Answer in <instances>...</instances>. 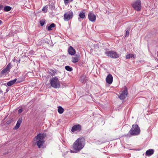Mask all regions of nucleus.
<instances>
[{"instance_id":"2f4dec72","label":"nucleus","mask_w":158,"mask_h":158,"mask_svg":"<svg viewBox=\"0 0 158 158\" xmlns=\"http://www.w3.org/2000/svg\"><path fill=\"white\" fill-rule=\"evenodd\" d=\"M22 122V119H19L17 121V123H19L20 124Z\"/></svg>"},{"instance_id":"f03ea898","label":"nucleus","mask_w":158,"mask_h":158,"mask_svg":"<svg viewBox=\"0 0 158 158\" xmlns=\"http://www.w3.org/2000/svg\"><path fill=\"white\" fill-rule=\"evenodd\" d=\"M46 136L45 133H39L34 138V141L35 142L39 148H40L44 143V139Z\"/></svg>"},{"instance_id":"5701e85b","label":"nucleus","mask_w":158,"mask_h":158,"mask_svg":"<svg viewBox=\"0 0 158 158\" xmlns=\"http://www.w3.org/2000/svg\"><path fill=\"white\" fill-rule=\"evenodd\" d=\"M45 19H42L40 21V23L41 26H43L45 23Z\"/></svg>"},{"instance_id":"6ab92c4d","label":"nucleus","mask_w":158,"mask_h":158,"mask_svg":"<svg viewBox=\"0 0 158 158\" xmlns=\"http://www.w3.org/2000/svg\"><path fill=\"white\" fill-rule=\"evenodd\" d=\"M16 79H15L13 80H12L7 83V85L8 86H11L13 85L16 82Z\"/></svg>"},{"instance_id":"f8f14e48","label":"nucleus","mask_w":158,"mask_h":158,"mask_svg":"<svg viewBox=\"0 0 158 158\" xmlns=\"http://www.w3.org/2000/svg\"><path fill=\"white\" fill-rule=\"evenodd\" d=\"M11 69V64L9 63L6 66V68L3 69L1 72V73L2 74H4L7 72L10 71Z\"/></svg>"},{"instance_id":"dca6fc26","label":"nucleus","mask_w":158,"mask_h":158,"mask_svg":"<svg viewBox=\"0 0 158 158\" xmlns=\"http://www.w3.org/2000/svg\"><path fill=\"white\" fill-rule=\"evenodd\" d=\"M85 14V12L82 10L80 11L79 13L78 17H79V18H81L82 19H85L86 18Z\"/></svg>"},{"instance_id":"cd10ccee","label":"nucleus","mask_w":158,"mask_h":158,"mask_svg":"<svg viewBox=\"0 0 158 158\" xmlns=\"http://www.w3.org/2000/svg\"><path fill=\"white\" fill-rule=\"evenodd\" d=\"M20 124L19 123H17V124L15 127V129H18L20 127Z\"/></svg>"},{"instance_id":"79ce46f5","label":"nucleus","mask_w":158,"mask_h":158,"mask_svg":"<svg viewBox=\"0 0 158 158\" xmlns=\"http://www.w3.org/2000/svg\"><path fill=\"white\" fill-rule=\"evenodd\" d=\"M73 0H70V2H71L73 1Z\"/></svg>"},{"instance_id":"f3484780","label":"nucleus","mask_w":158,"mask_h":158,"mask_svg":"<svg viewBox=\"0 0 158 158\" xmlns=\"http://www.w3.org/2000/svg\"><path fill=\"white\" fill-rule=\"evenodd\" d=\"M57 71L56 69L53 70L52 69H50V71L49 72V73L52 76H54L57 73Z\"/></svg>"},{"instance_id":"aec40b11","label":"nucleus","mask_w":158,"mask_h":158,"mask_svg":"<svg viewBox=\"0 0 158 158\" xmlns=\"http://www.w3.org/2000/svg\"><path fill=\"white\" fill-rule=\"evenodd\" d=\"M57 111L59 114H62L64 112V109L61 106H59L58 107Z\"/></svg>"},{"instance_id":"ddd939ff","label":"nucleus","mask_w":158,"mask_h":158,"mask_svg":"<svg viewBox=\"0 0 158 158\" xmlns=\"http://www.w3.org/2000/svg\"><path fill=\"white\" fill-rule=\"evenodd\" d=\"M154 152V149H150L146 151L145 152V155L148 156H150L153 154Z\"/></svg>"},{"instance_id":"a878e982","label":"nucleus","mask_w":158,"mask_h":158,"mask_svg":"<svg viewBox=\"0 0 158 158\" xmlns=\"http://www.w3.org/2000/svg\"><path fill=\"white\" fill-rule=\"evenodd\" d=\"M82 29H85V23L83 22L81 24Z\"/></svg>"},{"instance_id":"393cba45","label":"nucleus","mask_w":158,"mask_h":158,"mask_svg":"<svg viewBox=\"0 0 158 158\" xmlns=\"http://www.w3.org/2000/svg\"><path fill=\"white\" fill-rule=\"evenodd\" d=\"M73 16V13L72 11L70 10V19H72Z\"/></svg>"},{"instance_id":"0eeeda50","label":"nucleus","mask_w":158,"mask_h":158,"mask_svg":"<svg viewBox=\"0 0 158 158\" xmlns=\"http://www.w3.org/2000/svg\"><path fill=\"white\" fill-rule=\"evenodd\" d=\"M105 54L107 56L114 59H116L119 57L118 54L115 52L111 51H106Z\"/></svg>"},{"instance_id":"423d86ee","label":"nucleus","mask_w":158,"mask_h":158,"mask_svg":"<svg viewBox=\"0 0 158 158\" xmlns=\"http://www.w3.org/2000/svg\"><path fill=\"white\" fill-rule=\"evenodd\" d=\"M119 94L120 95L118 96V97L120 100H123L126 98L128 94V89L126 86H124L123 91Z\"/></svg>"},{"instance_id":"72a5a7b5","label":"nucleus","mask_w":158,"mask_h":158,"mask_svg":"<svg viewBox=\"0 0 158 158\" xmlns=\"http://www.w3.org/2000/svg\"><path fill=\"white\" fill-rule=\"evenodd\" d=\"M19 113H20L23 111V109L22 108L18 110Z\"/></svg>"},{"instance_id":"4c0bfd02","label":"nucleus","mask_w":158,"mask_h":158,"mask_svg":"<svg viewBox=\"0 0 158 158\" xmlns=\"http://www.w3.org/2000/svg\"><path fill=\"white\" fill-rule=\"evenodd\" d=\"M2 23V21L0 20V25Z\"/></svg>"},{"instance_id":"58836bf2","label":"nucleus","mask_w":158,"mask_h":158,"mask_svg":"<svg viewBox=\"0 0 158 158\" xmlns=\"http://www.w3.org/2000/svg\"><path fill=\"white\" fill-rule=\"evenodd\" d=\"M68 52L69 53V48H68Z\"/></svg>"},{"instance_id":"9b49d317","label":"nucleus","mask_w":158,"mask_h":158,"mask_svg":"<svg viewBox=\"0 0 158 158\" xmlns=\"http://www.w3.org/2000/svg\"><path fill=\"white\" fill-rule=\"evenodd\" d=\"M72 62L74 63L77 62L80 58V55L79 53L75 55L74 56H72Z\"/></svg>"},{"instance_id":"2eb2a0df","label":"nucleus","mask_w":158,"mask_h":158,"mask_svg":"<svg viewBox=\"0 0 158 158\" xmlns=\"http://www.w3.org/2000/svg\"><path fill=\"white\" fill-rule=\"evenodd\" d=\"M76 51L72 46H70V55L74 56L76 54Z\"/></svg>"},{"instance_id":"1a4fd4ad","label":"nucleus","mask_w":158,"mask_h":158,"mask_svg":"<svg viewBox=\"0 0 158 158\" xmlns=\"http://www.w3.org/2000/svg\"><path fill=\"white\" fill-rule=\"evenodd\" d=\"M81 130V126L79 124L74 125L72 127L71 131L72 133H74L75 131H80Z\"/></svg>"},{"instance_id":"7ed1b4c3","label":"nucleus","mask_w":158,"mask_h":158,"mask_svg":"<svg viewBox=\"0 0 158 158\" xmlns=\"http://www.w3.org/2000/svg\"><path fill=\"white\" fill-rule=\"evenodd\" d=\"M140 128L138 124H133L132 125L131 128L129 131V132L126 135V136L138 135L140 134Z\"/></svg>"},{"instance_id":"a211bd4d","label":"nucleus","mask_w":158,"mask_h":158,"mask_svg":"<svg viewBox=\"0 0 158 158\" xmlns=\"http://www.w3.org/2000/svg\"><path fill=\"white\" fill-rule=\"evenodd\" d=\"M64 19L65 21L69 20V12H67L64 14Z\"/></svg>"},{"instance_id":"37998d69","label":"nucleus","mask_w":158,"mask_h":158,"mask_svg":"<svg viewBox=\"0 0 158 158\" xmlns=\"http://www.w3.org/2000/svg\"><path fill=\"white\" fill-rule=\"evenodd\" d=\"M107 158H110V157H108Z\"/></svg>"},{"instance_id":"e433bc0d","label":"nucleus","mask_w":158,"mask_h":158,"mask_svg":"<svg viewBox=\"0 0 158 158\" xmlns=\"http://www.w3.org/2000/svg\"><path fill=\"white\" fill-rule=\"evenodd\" d=\"M81 18H79V17H78V21L79 22H81Z\"/></svg>"},{"instance_id":"f704fd0d","label":"nucleus","mask_w":158,"mask_h":158,"mask_svg":"<svg viewBox=\"0 0 158 158\" xmlns=\"http://www.w3.org/2000/svg\"><path fill=\"white\" fill-rule=\"evenodd\" d=\"M3 8V6L2 5L0 4V10H2Z\"/></svg>"},{"instance_id":"bb28decb","label":"nucleus","mask_w":158,"mask_h":158,"mask_svg":"<svg viewBox=\"0 0 158 158\" xmlns=\"http://www.w3.org/2000/svg\"><path fill=\"white\" fill-rule=\"evenodd\" d=\"M47 7H46V6L44 7L42 9L44 13H46L47 11Z\"/></svg>"},{"instance_id":"6e6552de","label":"nucleus","mask_w":158,"mask_h":158,"mask_svg":"<svg viewBox=\"0 0 158 158\" xmlns=\"http://www.w3.org/2000/svg\"><path fill=\"white\" fill-rule=\"evenodd\" d=\"M88 18L89 21L94 22L96 19V16L92 11H90L88 14Z\"/></svg>"},{"instance_id":"c85d7f7f","label":"nucleus","mask_w":158,"mask_h":158,"mask_svg":"<svg viewBox=\"0 0 158 158\" xmlns=\"http://www.w3.org/2000/svg\"><path fill=\"white\" fill-rule=\"evenodd\" d=\"M131 58L130 55V54L127 55L126 56V58L127 59H129Z\"/></svg>"},{"instance_id":"4be33fe9","label":"nucleus","mask_w":158,"mask_h":158,"mask_svg":"<svg viewBox=\"0 0 158 158\" xmlns=\"http://www.w3.org/2000/svg\"><path fill=\"white\" fill-rule=\"evenodd\" d=\"M55 24L54 23H52L48 27V31L52 30V28L54 27L55 26Z\"/></svg>"},{"instance_id":"ea45409f","label":"nucleus","mask_w":158,"mask_h":158,"mask_svg":"<svg viewBox=\"0 0 158 158\" xmlns=\"http://www.w3.org/2000/svg\"><path fill=\"white\" fill-rule=\"evenodd\" d=\"M128 155H129V157H130L131 156V154H128Z\"/></svg>"},{"instance_id":"f257e3e1","label":"nucleus","mask_w":158,"mask_h":158,"mask_svg":"<svg viewBox=\"0 0 158 158\" xmlns=\"http://www.w3.org/2000/svg\"><path fill=\"white\" fill-rule=\"evenodd\" d=\"M85 139L83 137L78 138L74 143L73 145V150H70V152L72 153H77L80 152L85 146Z\"/></svg>"},{"instance_id":"20e7f679","label":"nucleus","mask_w":158,"mask_h":158,"mask_svg":"<svg viewBox=\"0 0 158 158\" xmlns=\"http://www.w3.org/2000/svg\"><path fill=\"white\" fill-rule=\"evenodd\" d=\"M50 82L51 86L54 88H57L60 87L59 81L56 77H52L50 79Z\"/></svg>"},{"instance_id":"b1692460","label":"nucleus","mask_w":158,"mask_h":158,"mask_svg":"<svg viewBox=\"0 0 158 158\" xmlns=\"http://www.w3.org/2000/svg\"><path fill=\"white\" fill-rule=\"evenodd\" d=\"M125 37L128 36L129 35V30L127 29L125 30Z\"/></svg>"},{"instance_id":"a19ab883","label":"nucleus","mask_w":158,"mask_h":158,"mask_svg":"<svg viewBox=\"0 0 158 158\" xmlns=\"http://www.w3.org/2000/svg\"><path fill=\"white\" fill-rule=\"evenodd\" d=\"M157 56L158 57V51L157 52Z\"/></svg>"},{"instance_id":"c9c22d12","label":"nucleus","mask_w":158,"mask_h":158,"mask_svg":"<svg viewBox=\"0 0 158 158\" xmlns=\"http://www.w3.org/2000/svg\"><path fill=\"white\" fill-rule=\"evenodd\" d=\"M73 70V68L71 67L70 66V72Z\"/></svg>"},{"instance_id":"7c9ffc66","label":"nucleus","mask_w":158,"mask_h":158,"mask_svg":"<svg viewBox=\"0 0 158 158\" xmlns=\"http://www.w3.org/2000/svg\"><path fill=\"white\" fill-rule=\"evenodd\" d=\"M69 0H64V3L65 5H67L69 2Z\"/></svg>"},{"instance_id":"c756f323","label":"nucleus","mask_w":158,"mask_h":158,"mask_svg":"<svg viewBox=\"0 0 158 158\" xmlns=\"http://www.w3.org/2000/svg\"><path fill=\"white\" fill-rule=\"evenodd\" d=\"M130 55L131 58H134L135 56V54H130Z\"/></svg>"},{"instance_id":"473e14b6","label":"nucleus","mask_w":158,"mask_h":158,"mask_svg":"<svg viewBox=\"0 0 158 158\" xmlns=\"http://www.w3.org/2000/svg\"><path fill=\"white\" fill-rule=\"evenodd\" d=\"M65 69L67 70L68 71H69V66H66L65 67Z\"/></svg>"},{"instance_id":"4468645a","label":"nucleus","mask_w":158,"mask_h":158,"mask_svg":"<svg viewBox=\"0 0 158 158\" xmlns=\"http://www.w3.org/2000/svg\"><path fill=\"white\" fill-rule=\"evenodd\" d=\"M87 77L86 75H82L80 77V81L83 83L85 84L87 80Z\"/></svg>"},{"instance_id":"39448f33","label":"nucleus","mask_w":158,"mask_h":158,"mask_svg":"<svg viewBox=\"0 0 158 158\" xmlns=\"http://www.w3.org/2000/svg\"><path fill=\"white\" fill-rule=\"evenodd\" d=\"M132 6L136 10L140 11L142 8L141 2L140 0H136L132 4Z\"/></svg>"},{"instance_id":"412c9836","label":"nucleus","mask_w":158,"mask_h":158,"mask_svg":"<svg viewBox=\"0 0 158 158\" xmlns=\"http://www.w3.org/2000/svg\"><path fill=\"white\" fill-rule=\"evenodd\" d=\"M11 9V7L9 6H5L3 8L4 11L7 12L10 11Z\"/></svg>"},{"instance_id":"9d476101","label":"nucleus","mask_w":158,"mask_h":158,"mask_svg":"<svg viewBox=\"0 0 158 158\" xmlns=\"http://www.w3.org/2000/svg\"><path fill=\"white\" fill-rule=\"evenodd\" d=\"M113 81V77L112 75L110 74H108L106 78V83L109 85L111 84Z\"/></svg>"}]
</instances>
